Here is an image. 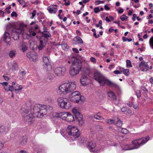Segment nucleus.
Segmentation results:
<instances>
[{"label": "nucleus", "mask_w": 153, "mask_h": 153, "mask_svg": "<svg viewBox=\"0 0 153 153\" xmlns=\"http://www.w3.org/2000/svg\"><path fill=\"white\" fill-rule=\"evenodd\" d=\"M136 93L138 98H139L140 97L141 93L139 90L136 91Z\"/></svg>", "instance_id": "obj_52"}, {"label": "nucleus", "mask_w": 153, "mask_h": 153, "mask_svg": "<svg viewBox=\"0 0 153 153\" xmlns=\"http://www.w3.org/2000/svg\"><path fill=\"white\" fill-rule=\"evenodd\" d=\"M128 17L125 15H123L120 16V19L122 21H126L127 20Z\"/></svg>", "instance_id": "obj_41"}, {"label": "nucleus", "mask_w": 153, "mask_h": 153, "mask_svg": "<svg viewBox=\"0 0 153 153\" xmlns=\"http://www.w3.org/2000/svg\"><path fill=\"white\" fill-rule=\"evenodd\" d=\"M70 100L74 103L80 104L84 100L82 98L80 92L78 91H75L69 95Z\"/></svg>", "instance_id": "obj_5"}, {"label": "nucleus", "mask_w": 153, "mask_h": 153, "mask_svg": "<svg viewBox=\"0 0 153 153\" xmlns=\"http://www.w3.org/2000/svg\"><path fill=\"white\" fill-rule=\"evenodd\" d=\"M47 108V106L45 105L37 104L34 106L33 111L37 117L42 118L46 114Z\"/></svg>", "instance_id": "obj_4"}, {"label": "nucleus", "mask_w": 153, "mask_h": 153, "mask_svg": "<svg viewBox=\"0 0 153 153\" xmlns=\"http://www.w3.org/2000/svg\"><path fill=\"white\" fill-rule=\"evenodd\" d=\"M27 139L26 137H23L21 141V143L22 145H25L27 143Z\"/></svg>", "instance_id": "obj_35"}, {"label": "nucleus", "mask_w": 153, "mask_h": 153, "mask_svg": "<svg viewBox=\"0 0 153 153\" xmlns=\"http://www.w3.org/2000/svg\"><path fill=\"white\" fill-rule=\"evenodd\" d=\"M43 65L46 69L48 71H50L52 68V66L50 65L49 60L48 58L45 55L43 56Z\"/></svg>", "instance_id": "obj_9"}, {"label": "nucleus", "mask_w": 153, "mask_h": 153, "mask_svg": "<svg viewBox=\"0 0 153 153\" xmlns=\"http://www.w3.org/2000/svg\"><path fill=\"white\" fill-rule=\"evenodd\" d=\"M88 79L87 76L82 75L80 79V81L81 84L83 86L86 85V82Z\"/></svg>", "instance_id": "obj_21"}, {"label": "nucleus", "mask_w": 153, "mask_h": 153, "mask_svg": "<svg viewBox=\"0 0 153 153\" xmlns=\"http://www.w3.org/2000/svg\"><path fill=\"white\" fill-rule=\"evenodd\" d=\"M36 10H34L33 11V12H32L31 13H30V14H32V16L30 18L31 19H33L35 16L36 15L35 13H36Z\"/></svg>", "instance_id": "obj_53"}, {"label": "nucleus", "mask_w": 153, "mask_h": 153, "mask_svg": "<svg viewBox=\"0 0 153 153\" xmlns=\"http://www.w3.org/2000/svg\"><path fill=\"white\" fill-rule=\"evenodd\" d=\"M59 113H57L56 112L53 113L52 114V115L54 117H59L60 118L59 116Z\"/></svg>", "instance_id": "obj_50"}, {"label": "nucleus", "mask_w": 153, "mask_h": 153, "mask_svg": "<svg viewBox=\"0 0 153 153\" xmlns=\"http://www.w3.org/2000/svg\"><path fill=\"white\" fill-rule=\"evenodd\" d=\"M17 54V52L15 49H13L10 51L9 53V56L11 58H15Z\"/></svg>", "instance_id": "obj_23"}, {"label": "nucleus", "mask_w": 153, "mask_h": 153, "mask_svg": "<svg viewBox=\"0 0 153 153\" xmlns=\"http://www.w3.org/2000/svg\"><path fill=\"white\" fill-rule=\"evenodd\" d=\"M114 123L116 126L119 127L122 126V122L118 118L116 117Z\"/></svg>", "instance_id": "obj_29"}, {"label": "nucleus", "mask_w": 153, "mask_h": 153, "mask_svg": "<svg viewBox=\"0 0 153 153\" xmlns=\"http://www.w3.org/2000/svg\"><path fill=\"white\" fill-rule=\"evenodd\" d=\"M90 72L88 68L84 69L82 71V75H86L87 76Z\"/></svg>", "instance_id": "obj_36"}, {"label": "nucleus", "mask_w": 153, "mask_h": 153, "mask_svg": "<svg viewBox=\"0 0 153 153\" xmlns=\"http://www.w3.org/2000/svg\"><path fill=\"white\" fill-rule=\"evenodd\" d=\"M120 71H119L118 70H115L114 71V72L115 74H121L123 72V70H122L121 68H120Z\"/></svg>", "instance_id": "obj_48"}, {"label": "nucleus", "mask_w": 153, "mask_h": 153, "mask_svg": "<svg viewBox=\"0 0 153 153\" xmlns=\"http://www.w3.org/2000/svg\"><path fill=\"white\" fill-rule=\"evenodd\" d=\"M97 128L99 131H101V129H102V127L100 125H97Z\"/></svg>", "instance_id": "obj_63"}, {"label": "nucleus", "mask_w": 153, "mask_h": 153, "mask_svg": "<svg viewBox=\"0 0 153 153\" xmlns=\"http://www.w3.org/2000/svg\"><path fill=\"white\" fill-rule=\"evenodd\" d=\"M72 64L70 68L69 73L71 77L77 75L81 71L82 65V63L76 58L73 57Z\"/></svg>", "instance_id": "obj_3"}, {"label": "nucleus", "mask_w": 153, "mask_h": 153, "mask_svg": "<svg viewBox=\"0 0 153 153\" xmlns=\"http://www.w3.org/2000/svg\"><path fill=\"white\" fill-rule=\"evenodd\" d=\"M96 144L95 142L93 141L88 142L87 144V147L90 152L91 150L96 147Z\"/></svg>", "instance_id": "obj_16"}, {"label": "nucleus", "mask_w": 153, "mask_h": 153, "mask_svg": "<svg viewBox=\"0 0 153 153\" xmlns=\"http://www.w3.org/2000/svg\"><path fill=\"white\" fill-rule=\"evenodd\" d=\"M79 131L78 129L76 127L72 126H68L66 129V132L69 135L73 136L75 139L78 138L79 136V133H77L76 134H74V132L77 133Z\"/></svg>", "instance_id": "obj_7"}, {"label": "nucleus", "mask_w": 153, "mask_h": 153, "mask_svg": "<svg viewBox=\"0 0 153 153\" xmlns=\"http://www.w3.org/2000/svg\"><path fill=\"white\" fill-rule=\"evenodd\" d=\"M17 1L20 4L23 5L25 3L24 0H17Z\"/></svg>", "instance_id": "obj_60"}, {"label": "nucleus", "mask_w": 153, "mask_h": 153, "mask_svg": "<svg viewBox=\"0 0 153 153\" xmlns=\"http://www.w3.org/2000/svg\"><path fill=\"white\" fill-rule=\"evenodd\" d=\"M76 88V82L73 81L64 83L58 88L57 92L59 94H66L73 91Z\"/></svg>", "instance_id": "obj_2"}, {"label": "nucleus", "mask_w": 153, "mask_h": 153, "mask_svg": "<svg viewBox=\"0 0 153 153\" xmlns=\"http://www.w3.org/2000/svg\"><path fill=\"white\" fill-rule=\"evenodd\" d=\"M17 68V65L16 62L13 61L12 64V69L13 70H15Z\"/></svg>", "instance_id": "obj_39"}, {"label": "nucleus", "mask_w": 153, "mask_h": 153, "mask_svg": "<svg viewBox=\"0 0 153 153\" xmlns=\"http://www.w3.org/2000/svg\"><path fill=\"white\" fill-rule=\"evenodd\" d=\"M90 60L91 62L94 63H95L96 62V59L95 58L93 57H91L90 58Z\"/></svg>", "instance_id": "obj_57"}, {"label": "nucleus", "mask_w": 153, "mask_h": 153, "mask_svg": "<svg viewBox=\"0 0 153 153\" xmlns=\"http://www.w3.org/2000/svg\"><path fill=\"white\" fill-rule=\"evenodd\" d=\"M36 55V53L34 51H32L28 52L27 54V56L30 60L32 59L33 55Z\"/></svg>", "instance_id": "obj_31"}, {"label": "nucleus", "mask_w": 153, "mask_h": 153, "mask_svg": "<svg viewBox=\"0 0 153 153\" xmlns=\"http://www.w3.org/2000/svg\"><path fill=\"white\" fill-rule=\"evenodd\" d=\"M76 119L78 121L79 123L82 124V115L80 112L77 113L74 115Z\"/></svg>", "instance_id": "obj_17"}, {"label": "nucleus", "mask_w": 153, "mask_h": 153, "mask_svg": "<svg viewBox=\"0 0 153 153\" xmlns=\"http://www.w3.org/2000/svg\"><path fill=\"white\" fill-rule=\"evenodd\" d=\"M16 82H13L12 83V86H10V87H12L13 88V91L14 90V86L16 85Z\"/></svg>", "instance_id": "obj_58"}, {"label": "nucleus", "mask_w": 153, "mask_h": 153, "mask_svg": "<svg viewBox=\"0 0 153 153\" xmlns=\"http://www.w3.org/2000/svg\"><path fill=\"white\" fill-rule=\"evenodd\" d=\"M23 33L22 28L16 29L13 31L12 35L14 40H17L19 39V35Z\"/></svg>", "instance_id": "obj_10"}, {"label": "nucleus", "mask_w": 153, "mask_h": 153, "mask_svg": "<svg viewBox=\"0 0 153 153\" xmlns=\"http://www.w3.org/2000/svg\"><path fill=\"white\" fill-rule=\"evenodd\" d=\"M66 99H64L62 97L58 98L57 101L59 105L61 108H62L64 105H65V103H66Z\"/></svg>", "instance_id": "obj_15"}, {"label": "nucleus", "mask_w": 153, "mask_h": 153, "mask_svg": "<svg viewBox=\"0 0 153 153\" xmlns=\"http://www.w3.org/2000/svg\"><path fill=\"white\" fill-rule=\"evenodd\" d=\"M66 70L65 67H59L55 69L54 73L57 76H61L65 74Z\"/></svg>", "instance_id": "obj_11"}, {"label": "nucleus", "mask_w": 153, "mask_h": 153, "mask_svg": "<svg viewBox=\"0 0 153 153\" xmlns=\"http://www.w3.org/2000/svg\"><path fill=\"white\" fill-rule=\"evenodd\" d=\"M23 88L22 86L19 84H17L15 87L14 89L15 91H19L22 90Z\"/></svg>", "instance_id": "obj_37"}, {"label": "nucleus", "mask_w": 153, "mask_h": 153, "mask_svg": "<svg viewBox=\"0 0 153 153\" xmlns=\"http://www.w3.org/2000/svg\"><path fill=\"white\" fill-rule=\"evenodd\" d=\"M22 115L23 120L25 122L30 124L34 121V117L30 111L28 110L23 109L22 110Z\"/></svg>", "instance_id": "obj_6"}, {"label": "nucleus", "mask_w": 153, "mask_h": 153, "mask_svg": "<svg viewBox=\"0 0 153 153\" xmlns=\"http://www.w3.org/2000/svg\"><path fill=\"white\" fill-rule=\"evenodd\" d=\"M115 118L116 117L114 118V119H113L112 120H111V119L108 120L106 121V123L108 124H112L113 123H114V122H115V121L116 120H115Z\"/></svg>", "instance_id": "obj_40"}, {"label": "nucleus", "mask_w": 153, "mask_h": 153, "mask_svg": "<svg viewBox=\"0 0 153 153\" xmlns=\"http://www.w3.org/2000/svg\"><path fill=\"white\" fill-rule=\"evenodd\" d=\"M10 129V126L7 125L0 124V133L4 135L7 134Z\"/></svg>", "instance_id": "obj_12"}, {"label": "nucleus", "mask_w": 153, "mask_h": 153, "mask_svg": "<svg viewBox=\"0 0 153 153\" xmlns=\"http://www.w3.org/2000/svg\"><path fill=\"white\" fill-rule=\"evenodd\" d=\"M147 142V140L145 138L134 140L132 141V143L134 145L133 147L134 148L136 147L137 148H135V149H137L140 146L144 144Z\"/></svg>", "instance_id": "obj_8"}, {"label": "nucleus", "mask_w": 153, "mask_h": 153, "mask_svg": "<svg viewBox=\"0 0 153 153\" xmlns=\"http://www.w3.org/2000/svg\"><path fill=\"white\" fill-rule=\"evenodd\" d=\"M38 48L39 50H42L45 46L46 43L45 41L42 39H40Z\"/></svg>", "instance_id": "obj_22"}, {"label": "nucleus", "mask_w": 153, "mask_h": 153, "mask_svg": "<svg viewBox=\"0 0 153 153\" xmlns=\"http://www.w3.org/2000/svg\"><path fill=\"white\" fill-rule=\"evenodd\" d=\"M137 148V147H136L133 148V146L132 145L127 144L124 146V148L123 149L124 150H130L135 149V148Z\"/></svg>", "instance_id": "obj_26"}, {"label": "nucleus", "mask_w": 153, "mask_h": 153, "mask_svg": "<svg viewBox=\"0 0 153 153\" xmlns=\"http://www.w3.org/2000/svg\"><path fill=\"white\" fill-rule=\"evenodd\" d=\"M2 85L4 90L6 91H13V88L9 86L7 87V86L8 85V82H4L0 83Z\"/></svg>", "instance_id": "obj_18"}, {"label": "nucleus", "mask_w": 153, "mask_h": 153, "mask_svg": "<svg viewBox=\"0 0 153 153\" xmlns=\"http://www.w3.org/2000/svg\"><path fill=\"white\" fill-rule=\"evenodd\" d=\"M137 15L135 14H134L133 15V17L132 19L133 21H135V18H137Z\"/></svg>", "instance_id": "obj_61"}, {"label": "nucleus", "mask_w": 153, "mask_h": 153, "mask_svg": "<svg viewBox=\"0 0 153 153\" xmlns=\"http://www.w3.org/2000/svg\"><path fill=\"white\" fill-rule=\"evenodd\" d=\"M47 10L50 13H55L57 10V6L56 5H51L48 7Z\"/></svg>", "instance_id": "obj_14"}, {"label": "nucleus", "mask_w": 153, "mask_h": 153, "mask_svg": "<svg viewBox=\"0 0 153 153\" xmlns=\"http://www.w3.org/2000/svg\"><path fill=\"white\" fill-rule=\"evenodd\" d=\"M62 47L64 50H65L68 48V46L67 44L65 43L64 44H63L62 45Z\"/></svg>", "instance_id": "obj_54"}, {"label": "nucleus", "mask_w": 153, "mask_h": 153, "mask_svg": "<svg viewBox=\"0 0 153 153\" xmlns=\"http://www.w3.org/2000/svg\"><path fill=\"white\" fill-rule=\"evenodd\" d=\"M123 10L122 8H120V9L118 10V12L120 13H123Z\"/></svg>", "instance_id": "obj_62"}, {"label": "nucleus", "mask_w": 153, "mask_h": 153, "mask_svg": "<svg viewBox=\"0 0 153 153\" xmlns=\"http://www.w3.org/2000/svg\"><path fill=\"white\" fill-rule=\"evenodd\" d=\"M103 149L102 147L100 146H96L91 150V151L94 153H98L103 150Z\"/></svg>", "instance_id": "obj_19"}, {"label": "nucleus", "mask_w": 153, "mask_h": 153, "mask_svg": "<svg viewBox=\"0 0 153 153\" xmlns=\"http://www.w3.org/2000/svg\"><path fill=\"white\" fill-rule=\"evenodd\" d=\"M114 19V18L111 16H107L105 18V20L108 22H110L111 21L113 20Z\"/></svg>", "instance_id": "obj_43"}, {"label": "nucleus", "mask_w": 153, "mask_h": 153, "mask_svg": "<svg viewBox=\"0 0 153 153\" xmlns=\"http://www.w3.org/2000/svg\"><path fill=\"white\" fill-rule=\"evenodd\" d=\"M71 107V103L66 100V103H65V105H64L62 108L68 109L70 108Z\"/></svg>", "instance_id": "obj_30"}, {"label": "nucleus", "mask_w": 153, "mask_h": 153, "mask_svg": "<svg viewBox=\"0 0 153 153\" xmlns=\"http://www.w3.org/2000/svg\"><path fill=\"white\" fill-rule=\"evenodd\" d=\"M27 44L26 43H22L21 45V50L23 52H24L27 50Z\"/></svg>", "instance_id": "obj_32"}, {"label": "nucleus", "mask_w": 153, "mask_h": 153, "mask_svg": "<svg viewBox=\"0 0 153 153\" xmlns=\"http://www.w3.org/2000/svg\"><path fill=\"white\" fill-rule=\"evenodd\" d=\"M69 112H62L59 113L60 118L64 120H66Z\"/></svg>", "instance_id": "obj_25"}, {"label": "nucleus", "mask_w": 153, "mask_h": 153, "mask_svg": "<svg viewBox=\"0 0 153 153\" xmlns=\"http://www.w3.org/2000/svg\"><path fill=\"white\" fill-rule=\"evenodd\" d=\"M149 44L150 47L153 49V36L150 38L149 40Z\"/></svg>", "instance_id": "obj_42"}, {"label": "nucleus", "mask_w": 153, "mask_h": 153, "mask_svg": "<svg viewBox=\"0 0 153 153\" xmlns=\"http://www.w3.org/2000/svg\"><path fill=\"white\" fill-rule=\"evenodd\" d=\"M92 31L93 32L94 36L95 38H97L99 37L100 35L99 34L96 35V30L94 29H93Z\"/></svg>", "instance_id": "obj_46"}, {"label": "nucleus", "mask_w": 153, "mask_h": 153, "mask_svg": "<svg viewBox=\"0 0 153 153\" xmlns=\"http://www.w3.org/2000/svg\"><path fill=\"white\" fill-rule=\"evenodd\" d=\"M66 120L68 122H73L74 120V117L69 112V114L68 115Z\"/></svg>", "instance_id": "obj_28"}, {"label": "nucleus", "mask_w": 153, "mask_h": 153, "mask_svg": "<svg viewBox=\"0 0 153 153\" xmlns=\"http://www.w3.org/2000/svg\"><path fill=\"white\" fill-rule=\"evenodd\" d=\"M94 78L100 83L101 86H104L106 85L115 88L118 87L117 84L111 82L99 72L97 71L94 73Z\"/></svg>", "instance_id": "obj_1"}, {"label": "nucleus", "mask_w": 153, "mask_h": 153, "mask_svg": "<svg viewBox=\"0 0 153 153\" xmlns=\"http://www.w3.org/2000/svg\"><path fill=\"white\" fill-rule=\"evenodd\" d=\"M100 11V10L98 7H96L94 8V12L95 13H97Z\"/></svg>", "instance_id": "obj_56"}, {"label": "nucleus", "mask_w": 153, "mask_h": 153, "mask_svg": "<svg viewBox=\"0 0 153 153\" xmlns=\"http://www.w3.org/2000/svg\"><path fill=\"white\" fill-rule=\"evenodd\" d=\"M37 54L36 53V55H33V56L32 57V59H31L30 60H32L33 62H36L37 59Z\"/></svg>", "instance_id": "obj_49"}, {"label": "nucleus", "mask_w": 153, "mask_h": 153, "mask_svg": "<svg viewBox=\"0 0 153 153\" xmlns=\"http://www.w3.org/2000/svg\"><path fill=\"white\" fill-rule=\"evenodd\" d=\"M121 132L123 134H127L128 132V131L126 128H123L121 129Z\"/></svg>", "instance_id": "obj_47"}, {"label": "nucleus", "mask_w": 153, "mask_h": 153, "mask_svg": "<svg viewBox=\"0 0 153 153\" xmlns=\"http://www.w3.org/2000/svg\"><path fill=\"white\" fill-rule=\"evenodd\" d=\"M42 34L43 37L45 38L50 37L51 36V35L50 33L46 31L43 32Z\"/></svg>", "instance_id": "obj_33"}, {"label": "nucleus", "mask_w": 153, "mask_h": 153, "mask_svg": "<svg viewBox=\"0 0 153 153\" xmlns=\"http://www.w3.org/2000/svg\"><path fill=\"white\" fill-rule=\"evenodd\" d=\"M140 66H142V68H146V69H142V71H147L148 70L149 66L147 64V63L145 62H142L140 64Z\"/></svg>", "instance_id": "obj_24"}, {"label": "nucleus", "mask_w": 153, "mask_h": 153, "mask_svg": "<svg viewBox=\"0 0 153 153\" xmlns=\"http://www.w3.org/2000/svg\"><path fill=\"white\" fill-rule=\"evenodd\" d=\"M4 40L7 45H10L11 44V39L9 33L7 32H5L4 36Z\"/></svg>", "instance_id": "obj_13"}, {"label": "nucleus", "mask_w": 153, "mask_h": 153, "mask_svg": "<svg viewBox=\"0 0 153 153\" xmlns=\"http://www.w3.org/2000/svg\"><path fill=\"white\" fill-rule=\"evenodd\" d=\"M122 70H123V73L126 76L128 75L130 73L129 71V70L127 69H124V68H121Z\"/></svg>", "instance_id": "obj_38"}, {"label": "nucleus", "mask_w": 153, "mask_h": 153, "mask_svg": "<svg viewBox=\"0 0 153 153\" xmlns=\"http://www.w3.org/2000/svg\"><path fill=\"white\" fill-rule=\"evenodd\" d=\"M122 39L124 42L128 41L130 42L132 40V39L131 38L128 39L125 37H123L122 38Z\"/></svg>", "instance_id": "obj_51"}, {"label": "nucleus", "mask_w": 153, "mask_h": 153, "mask_svg": "<svg viewBox=\"0 0 153 153\" xmlns=\"http://www.w3.org/2000/svg\"><path fill=\"white\" fill-rule=\"evenodd\" d=\"M11 15L12 17L15 16V17H16L17 16V14L14 11L13 12Z\"/></svg>", "instance_id": "obj_59"}, {"label": "nucleus", "mask_w": 153, "mask_h": 153, "mask_svg": "<svg viewBox=\"0 0 153 153\" xmlns=\"http://www.w3.org/2000/svg\"><path fill=\"white\" fill-rule=\"evenodd\" d=\"M72 50L75 53H78L79 52L78 50L76 48H73Z\"/></svg>", "instance_id": "obj_64"}, {"label": "nucleus", "mask_w": 153, "mask_h": 153, "mask_svg": "<svg viewBox=\"0 0 153 153\" xmlns=\"http://www.w3.org/2000/svg\"><path fill=\"white\" fill-rule=\"evenodd\" d=\"M99 113H98L95 114L94 116V118L98 120H103L104 119L99 114Z\"/></svg>", "instance_id": "obj_34"}, {"label": "nucleus", "mask_w": 153, "mask_h": 153, "mask_svg": "<svg viewBox=\"0 0 153 153\" xmlns=\"http://www.w3.org/2000/svg\"><path fill=\"white\" fill-rule=\"evenodd\" d=\"M83 42L82 39L79 36L75 37L73 40L74 44L76 45L82 43Z\"/></svg>", "instance_id": "obj_20"}, {"label": "nucleus", "mask_w": 153, "mask_h": 153, "mask_svg": "<svg viewBox=\"0 0 153 153\" xmlns=\"http://www.w3.org/2000/svg\"><path fill=\"white\" fill-rule=\"evenodd\" d=\"M108 97L111 98L112 100H117L116 96L114 93L112 91H110L108 93Z\"/></svg>", "instance_id": "obj_27"}, {"label": "nucleus", "mask_w": 153, "mask_h": 153, "mask_svg": "<svg viewBox=\"0 0 153 153\" xmlns=\"http://www.w3.org/2000/svg\"><path fill=\"white\" fill-rule=\"evenodd\" d=\"M104 2V1H100L99 0H98L95 2V4L96 5H97L100 3H103Z\"/></svg>", "instance_id": "obj_55"}, {"label": "nucleus", "mask_w": 153, "mask_h": 153, "mask_svg": "<svg viewBox=\"0 0 153 153\" xmlns=\"http://www.w3.org/2000/svg\"><path fill=\"white\" fill-rule=\"evenodd\" d=\"M72 112L74 115L76 114V113L79 112L78 109L76 108H74L72 109Z\"/></svg>", "instance_id": "obj_45"}, {"label": "nucleus", "mask_w": 153, "mask_h": 153, "mask_svg": "<svg viewBox=\"0 0 153 153\" xmlns=\"http://www.w3.org/2000/svg\"><path fill=\"white\" fill-rule=\"evenodd\" d=\"M126 67H132L131 62L130 60H126Z\"/></svg>", "instance_id": "obj_44"}]
</instances>
